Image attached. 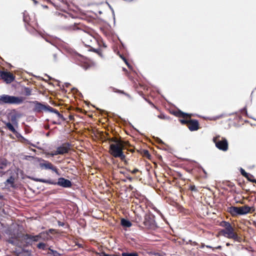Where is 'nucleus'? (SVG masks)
<instances>
[{
	"mask_svg": "<svg viewBox=\"0 0 256 256\" xmlns=\"http://www.w3.org/2000/svg\"><path fill=\"white\" fill-rule=\"evenodd\" d=\"M19 230L20 226L18 225L12 224L5 231L6 234L9 236L8 242L18 247H22L25 245L22 242L23 240H26V244H30L32 241L37 242L40 240L44 234L41 233L36 236H23L18 232Z\"/></svg>",
	"mask_w": 256,
	"mask_h": 256,
	"instance_id": "obj_1",
	"label": "nucleus"
},
{
	"mask_svg": "<svg viewBox=\"0 0 256 256\" xmlns=\"http://www.w3.org/2000/svg\"><path fill=\"white\" fill-rule=\"evenodd\" d=\"M109 141L114 142L116 144H112L110 145V153L114 158H119L120 159L126 162L125 160L126 156L122 152V149L124 148L128 144L127 142L118 140L115 138H110Z\"/></svg>",
	"mask_w": 256,
	"mask_h": 256,
	"instance_id": "obj_2",
	"label": "nucleus"
},
{
	"mask_svg": "<svg viewBox=\"0 0 256 256\" xmlns=\"http://www.w3.org/2000/svg\"><path fill=\"white\" fill-rule=\"evenodd\" d=\"M220 226L224 228L220 230V234H221L228 238H232L234 240L238 239V234L234 232V228L228 222L222 221L220 222Z\"/></svg>",
	"mask_w": 256,
	"mask_h": 256,
	"instance_id": "obj_3",
	"label": "nucleus"
},
{
	"mask_svg": "<svg viewBox=\"0 0 256 256\" xmlns=\"http://www.w3.org/2000/svg\"><path fill=\"white\" fill-rule=\"evenodd\" d=\"M24 98L22 96H16L8 94L0 95V104H20L24 102Z\"/></svg>",
	"mask_w": 256,
	"mask_h": 256,
	"instance_id": "obj_4",
	"label": "nucleus"
},
{
	"mask_svg": "<svg viewBox=\"0 0 256 256\" xmlns=\"http://www.w3.org/2000/svg\"><path fill=\"white\" fill-rule=\"evenodd\" d=\"M69 30H80L82 34V42L86 46L90 47V44L92 42L96 41V38L90 34L86 32V31L82 30L76 24L74 25L69 26L68 28Z\"/></svg>",
	"mask_w": 256,
	"mask_h": 256,
	"instance_id": "obj_5",
	"label": "nucleus"
},
{
	"mask_svg": "<svg viewBox=\"0 0 256 256\" xmlns=\"http://www.w3.org/2000/svg\"><path fill=\"white\" fill-rule=\"evenodd\" d=\"M213 141L220 150L226 152L228 150V142L226 138H222V140H220L218 138H214Z\"/></svg>",
	"mask_w": 256,
	"mask_h": 256,
	"instance_id": "obj_6",
	"label": "nucleus"
},
{
	"mask_svg": "<svg viewBox=\"0 0 256 256\" xmlns=\"http://www.w3.org/2000/svg\"><path fill=\"white\" fill-rule=\"evenodd\" d=\"M71 144L69 142L62 144L60 146L57 148L56 150L54 151L52 156H56L58 154H64L68 153L70 149Z\"/></svg>",
	"mask_w": 256,
	"mask_h": 256,
	"instance_id": "obj_7",
	"label": "nucleus"
},
{
	"mask_svg": "<svg viewBox=\"0 0 256 256\" xmlns=\"http://www.w3.org/2000/svg\"><path fill=\"white\" fill-rule=\"evenodd\" d=\"M33 104H34V108H33V111L36 113H40L43 112H48L50 106L48 104H44L40 102L35 100L34 101Z\"/></svg>",
	"mask_w": 256,
	"mask_h": 256,
	"instance_id": "obj_8",
	"label": "nucleus"
},
{
	"mask_svg": "<svg viewBox=\"0 0 256 256\" xmlns=\"http://www.w3.org/2000/svg\"><path fill=\"white\" fill-rule=\"evenodd\" d=\"M0 76L6 84H10L14 80V76L8 72L0 71Z\"/></svg>",
	"mask_w": 256,
	"mask_h": 256,
	"instance_id": "obj_9",
	"label": "nucleus"
},
{
	"mask_svg": "<svg viewBox=\"0 0 256 256\" xmlns=\"http://www.w3.org/2000/svg\"><path fill=\"white\" fill-rule=\"evenodd\" d=\"M229 212L233 216L243 215L254 212V209H229Z\"/></svg>",
	"mask_w": 256,
	"mask_h": 256,
	"instance_id": "obj_10",
	"label": "nucleus"
},
{
	"mask_svg": "<svg viewBox=\"0 0 256 256\" xmlns=\"http://www.w3.org/2000/svg\"><path fill=\"white\" fill-rule=\"evenodd\" d=\"M42 162L40 163V166L42 169L45 170H51L52 171L58 173L57 168L56 167H54L53 165L50 162L42 160Z\"/></svg>",
	"mask_w": 256,
	"mask_h": 256,
	"instance_id": "obj_11",
	"label": "nucleus"
},
{
	"mask_svg": "<svg viewBox=\"0 0 256 256\" xmlns=\"http://www.w3.org/2000/svg\"><path fill=\"white\" fill-rule=\"evenodd\" d=\"M56 185L62 186L63 188H70L72 186V182L64 178H60L56 182Z\"/></svg>",
	"mask_w": 256,
	"mask_h": 256,
	"instance_id": "obj_12",
	"label": "nucleus"
},
{
	"mask_svg": "<svg viewBox=\"0 0 256 256\" xmlns=\"http://www.w3.org/2000/svg\"><path fill=\"white\" fill-rule=\"evenodd\" d=\"M198 122L196 120H190L188 125V128L191 132L197 130L199 128Z\"/></svg>",
	"mask_w": 256,
	"mask_h": 256,
	"instance_id": "obj_13",
	"label": "nucleus"
},
{
	"mask_svg": "<svg viewBox=\"0 0 256 256\" xmlns=\"http://www.w3.org/2000/svg\"><path fill=\"white\" fill-rule=\"evenodd\" d=\"M240 172L242 175L243 176H244L245 178H246L248 180L256 184V180H255L254 178V177L252 174H251L249 173H247L242 168H240Z\"/></svg>",
	"mask_w": 256,
	"mask_h": 256,
	"instance_id": "obj_14",
	"label": "nucleus"
},
{
	"mask_svg": "<svg viewBox=\"0 0 256 256\" xmlns=\"http://www.w3.org/2000/svg\"><path fill=\"white\" fill-rule=\"evenodd\" d=\"M30 178L31 180H33L35 182H42L43 183H46V184H50L56 185V182L52 180H50V179L46 180V179L30 178Z\"/></svg>",
	"mask_w": 256,
	"mask_h": 256,
	"instance_id": "obj_15",
	"label": "nucleus"
},
{
	"mask_svg": "<svg viewBox=\"0 0 256 256\" xmlns=\"http://www.w3.org/2000/svg\"><path fill=\"white\" fill-rule=\"evenodd\" d=\"M3 122L5 124L7 128L12 132L14 134H18V132L16 130L14 126L10 122Z\"/></svg>",
	"mask_w": 256,
	"mask_h": 256,
	"instance_id": "obj_16",
	"label": "nucleus"
},
{
	"mask_svg": "<svg viewBox=\"0 0 256 256\" xmlns=\"http://www.w3.org/2000/svg\"><path fill=\"white\" fill-rule=\"evenodd\" d=\"M174 114L177 116L182 118H184L186 116H190L188 114L180 110L174 112Z\"/></svg>",
	"mask_w": 256,
	"mask_h": 256,
	"instance_id": "obj_17",
	"label": "nucleus"
},
{
	"mask_svg": "<svg viewBox=\"0 0 256 256\" xmlns=\"http://www.w3.org/2000/svg\"><path fill=\"white\" fill-rule=\"evenodd\" d=\"M121 224L122 226L126 228H129L132 226V224L129 220L124 218L121 220Z\"/></svg>",
	"mask_w": 256,
	"mask_h": 256,
	"instance_id": "obj_18",
	"label": "nucleus"
},
{
	"mask_svg": "<svg viewBox=\"0 0 256 256\" xmlns=\"http://www.w3.org/2000/svg\"><path fill=\"white\" fill-rule=\"evenodd\" d=\"M24 94L26 96H30L32 94V90L28 87L24 86Z\"/></svg>",
	"mask_w": 256,
	"mask_h": 256,
	"instance_id": "obj_19",
	"label": "nucleus"
},
{
	"mask_svg": "<svg viewBox=\"0 0 256 256\" xmlns=\"http://www.w3.org/2000/svg\"><path fill=\"white\" fill-rule=\"evenodd\" d=\"M126 191H132L134 193H136V194H138L137 190L134 188L132 185H130L128 187L126 188Z\"/></svg>",
	"mask_w": 256,
	"mask_h": 256,
	"instance_id": "obj_20",
	"label": "nucleus"
},
{
	"mask_svg": "<svg viewBox=\"0 0 256 256\" xmlns=\"http://www.w3.org/2000/svg\"><path fill=\"white\" fill-rule=\"evenodd\" d=\"M122 256H138V254L136 252H122Z\"/></svg>",
	"mask_w": 256,
	"mask_h": 256,
	"instance_id": "obj_21",
	"label": "nucleus"
},
{
	"mask_svg": "<svg viewBox=\"0 0 256 256\" xmlns=\"http://www.w3.org/2000/svg\"><path fill=\"white\" fill-rule=\"evenodd\" d=\"M145 204H146V208H156L155 207L153 206L152 204L149 201H148L147 200H145Z\"/></svg>",
	"mask_w": 256,
	"mask_h": 256,
	"instance_id": "obj_22",
	"label": "nucleus"
},
{
	"mask_svg": "<svg viewBox=\"0 0 256 256\" xmlns=\"http://www.w3.org/2000/svg\"><path fill=\"white\" fill-rule=\"evenodd\" d=\"M90 51L95 52L97 53L100 56H102V52H101V50L100 49H96V48H92L91 50H90Z\"/></svg>",
	"mask_w": 256,
	"mask_h": 256,
	"instance_id": "obj_23",
	"label": "nucleus"
},
{
	"mask_svg": "<svg viewBox=\"0 0 256 256\" xmlns=\"http://www.w3.org/2000/svg\"><path fill=\"white\" fill-rule=\"evenodd\" d=\"M14 179L13 176H10L8 179L6 180V182L12 184L14 182Z\"/></svg>",
	"mask_w": 256,
	"mask_h": 256,
	"instance_id": "obj_24",
	"label": "nucleus"
},
{
	"mask_svg": "<svg viewBox=\"0 0 256 256\" xmlns=\"http://www.w3.org/2000/svg\"><path fill=\"white\" fill-rule=\"evenodd\" d=\"M48 112H54L56 114L59 113L58 111L57 110L52 108L50 106H49Z\"/></svg>",
	"mask_w": 256,
	"mask_h": 256,
	"instance_id": "obj_25",
	"label": "nucleus"
},
{
	"mask_svg": "<svg viewBox=\"0 0 256 256\" xmlns=\"http://www.w3.org/2000/svg\"><path fill=\"white\" fill-rule=\"evenodd\" d=\"M46 247V244L43 242H40L38 244V248L40 249L44 250Z\"/></svg>",
	"mask_w": 256,
	"mask_h": 256,
	"instance_id": "obj_26",
	"label": "nucleus"
},
{
	"mask_svg": "<svg viewBox=\"0 0 256 256\" xmlns=\"http://www.w3.org/2000/svg\"><path fill=\"white\" fill-rule=\"evenodd\" d=\"M120 56L121 58L124 62L127 65V66L129 68H130V66L129 63L127 61L126 59V58L124 56H122V55H120Z\"/></svg>",
	"mask_w": 256,
	"mask_h": 256,
	"instance_id": "obj_27",
	"label": "nucleus"
},
{
	"mask_svg": "<svg viewBox=\"0 0 256 256\" xmlns=\"http://www.w3.org/2000/svg\"><path fill=\"white\" fill-rule=\"evenodd\" d=\"M190 189L192 192H197L198 191L197 188L196 187V186L194 185L190 186Z\"/></svg>",
	"mask_w": 256,
	"mask_h": 256,
	"instance_id": "obj_28",
	"label": "nucleus"
},
{
	"mask_svg": "<svg viewBox=\"0 0 256 256\" xmlns=\"http://www.w3.org/2000/svg\"><path fill=\"white\" fill-rule=\"evenodd\" d=\"M228 208H253L251 207V206H241V207H237V206H232L229 207Z\"/></svg>",
	"mask_w": 256,
	"mask_h": 256,
	"instance_id": "obj_29",
	"label": "nucleus"
},
{
	"mask_svg": "<svg viewBox=\"0 0 256 256\" xmlns=\"http://www.w3.org/2000/svg\"><path fill=\"white\" fill-rule=\"evenodd\" d=\"M158 117L159 118L164 119V120L168 119V118L164 114H160L158 115Z\"/></svg>",
	"mask_w": 256,
	"mask_h": 256,
	"instance_id": "obj_30",
	"label": "nucleus"
},
{
	"mask_svg": "<svg viewBox=\"0 0 256 256\" xmlns=\"http://www.w3.org/2000/svg\"><path fill=\"white\" fill-rule=\"evenodd\" d=\"M115 92H118V93L124 94L126 96L130 98V96L128 94L125 93L124 91H122V90H116V91H115Z\"/></svg>",
	"mask_w": 256,
	"mask_h": 256,
	"instance_id": "obj_31",
	"label": "nucleus"
},
{
	"mask_svg": "<svg viewBox=\"0 0 256 256\" xmlns=\"http://www.w3.org/2000/svg\"><path fill=\"white\" fill-rule=\"evenodd\" d=\"M11 121L13 122V123H17L16 122V116H14V115H13L11 116Z\"/></svg>",
	"mask_w": 256,
	"mask_h": 256,
	"instance_id": "obj_32",
	"label": "nucleus"
},
{
	"mask_svg": "<svg viewBox=\"0 0 256 256\" xmlns=\"http://www.w3.org/2000/svg\"><path fill=\"white\" fill-rule=\"evenodd\" d=\"M180 122L182 124H188V123H189V120H180Z\"/></svg>",
	"mask_w": 256,
	"mask_h": 256,
	"instance_id": "obj_33",
	"label": "nucleus"
},
{
	"mask_svg": "<svg viewBox=\"0 0 256 256\" xmlns=\"http://www.w3.org/2000/svg\"><path fill=\"white\" fill-rule=\"evenodd\" d=\"M60 118L62 121L65 120V118L64 117V116L60 114V112L56 114Z\"/></svg>",
	"mask_w": 256,
	"mask_h": 256,
	"instance_id": "obj_34",
	"label": "nucleus"
},
{
	"mask_svg": "<svg viewBox=\"0 0 256 256\" xmlns=\"http://www.w3.org/2000/svg\"><path fill=\"white\" fill-rule=\"evenodd\" d=\"M7 163H8V161L6 160H3L1 161V164L4 166H6L7 165Z\"/></svg>",
	"mask_w": 256,
	"mask_h": 256,
	"instance_id": "obj_35",
	"label": "nucleus"
},
{
	"mask_svg": "<svg viewBox=\"0 0 256 256\" xmlns=\"http://www.w3.org/2000/svg\"><path fill=\"white\" fill-rule=\"evenodd\" d=\"M240 110L242 112L244 113L246 115L248 114L247 110L246 107L242 108Z\"/></svg>",
	"mask_w": 256,
	"mask_h": 256,
	"instance_id": "obj_36",
	"label": "nucleus"
},
{
	"mask_svg": "<svg viewBox=\"0 0 256 256\" xmlns=\"http://www.w3.org/2000/svg\"><path fill=\"white\" fill-rule=\"evenodd\" d=\"M106 4H108V7L110 8L112 10V14H114V10L112 8L111 6L108 2H106Z\"/></svg>",
	"mask_w": 256,
	"mask_h": 256,
	"instance_id": "obj_37",
	"label": "nucleus"
},
{
	"mask_svg": "<svg viewBox=\"0 0 256 256\" xmlns=\"http://www.w3.org/2000/svg\"><path fill=\"white\" fill-rule=\"evenodd\" d=\"M53 57H54V60L55 62H56L57 60V56H56V54H53Z\"/></svg>",
	"mask_w": 256,
	"mask_h": 256,
	"instance_id": "obj_38",
	"label": "nucleus"
},
{
	"mask_svg": "<svg viewBox=\"0 0 256 256\" xmlns=\"http://www.w3.org/2000/svg\"><path fill=\"white\" fill-rule=\"evenodd\" d=\"M156 139L157 142H158V143H160H160H162H162H163L162 141L160 138H156Z\"/></svg>",
	"mask_w": 256,
	"mask_h": 256,
	"instance_id": "obj_39",
	"label": "nucleus"
},
{
	"mask_svg": "<svg viewBox=\"0 0 256 256\" xmlns=\"http://www.w3.org/2000/svg\"><path fill=\"white\" fill-rule=\"evenodd\" d=\"M138 171V170L137 168L134 169L132 171V174H136Z\"/></svg>",
	"mask_w": 256,
	"mask_h": 256,
	"instance_id": "obj_40",
	"label": "nucleus"
},
{
	"mask_svg": "<svg viewBox=\"0 0 256 256\" xmlns=\"http://www.w3.org/2000/svg\"><path fill=\"white\" fill-rule=\"evenodd\" d=\"M54 256H58L60 254L56 252H54L52 251Z\"/></svg>",
	"mask_w": 256,
	"mask_h": 256,
	"instance_id": "obj_41",
	"label": "nucleus"
},
{
	"mask_svg": "<svg viewBox=\"0 0 256 256\" xmlns=\"http://www.w3.org/2000/svg\"><path fill=\"white\" fill-rule=\"evenodd\" d=\"M144 154H146V155L150 156V154H149V152H148V150H145L144 151Z\"/></svg>",
	"mask_w": 256,
	"mask_h": 256,
	"instance_id": "obj_42",
	"label": "nucleus"
},
{
	"mask_svg": "<svg viewBox=\"0 0 256 256\" xmlns=\"http://www.w3.org/2000/svg\"><path fill=\"white\" fill-rule=\"evenodd\" d=\"M206 246V248H212L213 251L214 250V248H212V246Z\"/></svg>",
	"mask_w": 256,
	"mask_h": 256,
	"instance_id": "obj_43",
	"label": "nucleus"
},
{
	"mask_svg": "<svg viewBox=\"0 0 256 256\" xmlns=\"http://www.w3.org/2000/svg\"><path fill=\"white\" fill-rule=\"evenodd\" d=\"M52 123H53L54 124H60V122H52Z\"/></svg>",
	"mask_w": 256,
	"mask_h": 256,
	"instance_id": "obj_44",
	"label": "nucleus"
},
{
	"mask_svg": "<svg viewBox=\"0 0 256 256\" xmlns=\"http://www.w3.org/2000/svg\"><path fill=\"white\" fill-rule=\"evenodd\" d=\"M15 135H16V137H18V138L19 136H20V137H22V138H23V137L20 135V134H19V133H18V134H17V135H16V134H15Z\"/></svg>",
	"mask_w": 256,
	"mask_h": 256,
	"instance_id": "obj_45",
	"label": "nucleus"
},
{
	"mask_svg": "<svg viewBox=\"0 0 256 256\" xmlns=\"http://www.w3.org/2000/svg\"><path fill=\"white\" fill-rule=\"evenodd\" d=\"M221 248H222L221 246H216V248H214V249H220Z\"/></svg>",
	"mask_w": 256,
	"mask_h": 256,
	"instance_id": "obj_46",
	"label": "nucleus"
},
{
	"mask_svg": "<svg viewBox=\"0 0 256 256\" xmlns=\"http://www.w3.org/2000/svg\"><path fill=\"white\" fill-rule=\"evenodd\" d=\"M65 85H66V87H68L70 85V84L68 83V82H66V83H65Z\"/></svg>",
	"mask_w": 256,
	"mask_h": 256,
	"instance_id": "obj_47",
	"label": "nucleus"
},
{
	"mask_svg": "<svg viewBox=\"0 0 256 256\" xmlns=\"http://www.w3.org/2000/svg\"><path fill=\"white\" fill-rule=\"evenodd\" d=\"M127 178L130 180V181H132V177H127Z\"/></svg>",
	"mask_w": 256,
	"mask_h": 256,
	"instance_id": "obj_48",
	"label": "nucleus"
},
{
	"mask_svg": "<svg viewBox=\"0 0 256 256\" xmlns=\"http://www.w3.org/2000/svg\"><path fill=\"white\" fill-rule=\"evenodd\" d=\"M204 246H206L204 244H202L201 246H200V248H204Z\"/></svg>",
	"mask_w": 256,
	"mask_h": 256,
	"instance_id": "obj_49",
	"label": "nucleus"
},
{
	"mask_svg": "<svg viewBox=\"0 0 256 256\" xmlns=\"http://www.w3.org/2000/svg\"><path fill=\"white\" fill-rule=\"evenodd\" d=\"M143 206H144L142 204H141L140 205L138 208H144Z\"/></svg>",
	"mask_w": 256,
	"mask_h": 256,
	"instance_id": "obj_50",
	"label": "nucleus"
},
{
	"mask_svg": "<svg viewBox=\"0 0 256 256\" xmlns=\"http://www.w3.org/2000/svg\"><path fill=\"white\" fill-rule=\"evenodd\" d=\"M204 210H206V214H208V212H207L208 209L205 208V209H204Z\"/></svg>",
	"mask_w": 256,
	"mask_h": 256,
	"instance_id": "obj_51",
	"label": "nucleus"
},
{
	"mask_svg": "<svg viewBox=\"0 0 256 256\" xmlns=\"http://www.w3.org/2000/svg\"><path fill=\"white\" fill-rule=\"evenodd\" d=\"M134 0H126V1L129 2H132V1H134Z\"/></svg>",
	"mask_w": 256,
	"mask_h": 256,
	"instance_id": "obj_52",
	"label": "nucleus"
},
{
	"mask_svg": "<svg viewBox=\"0 0 256 256\" xmlns=\"http://www.w3.org/2000/svg\"><path fill=\"white\" fill-rule=\"evenodd\" d=\"M34 2L35 3V4H36L37 3V2L36 0H33Z\"/></svg>",
	"mask_w": 256,
	"mask_h": 256,
	"instance_id": "obj_53",
	"label": "nucleus"
},
{
	"mask_svg": "<svg viewBox=\"0 0 256 256\" xmlns=\"http://www.w3.org/2000/svg\"><path fill=\"white\" fill-rule=\"evenodd\" d=\"M202 170H203V172H204L205 174H206V172L205 171V170H204V168H202Z\"/></svg>",
	"mask_w": 256,
	"mask_h": 256,
	"instance_id": "obj_54",
	"label": "nucleus"
},
{
	"mask_svg": "<svg viewBox=\"0 0 256 256\" xmlns=\"http://www.w3.org/2000/svg\"><path fill=\"white\" fill-rule=\"evenodd\" d=\"M2 196L0 194V200L2 199Z\"/></svg>",
	"mask_w": 256,
	"mask_h": 256,
	"instance_id": "obj_55",
	"label": "nucleus"
},
{
	"mask_svg": "<svg viewBox=\"0 0 256 256\" xmlns=\"http://www.w3.org/2000/svg\"><path fill=\"white\" fill-rule=\"evenodd\" d=\"M46 136H49V133H47L46 134Z\"/></svg>",
	"mask_w": 256,
	"mask_h": 256,
	"instance_id": "obj_56",
	"label": "nucleus"
},
{
	"mask_svg": "<svg viewBox=\"0 0 256 256\" xmlns=\"http://www.w3.org/2000/svg\"><path fill=\"white\" fill-rule=\"evenodd\" d=\"M24 22L26 21V18H24Z\"/></svg>",
	"mask_w": 256,
	"mask_h": 256,
	"instance_id": "obj_57",
	"label": "nucleus"
},
{
	"mask_svg": "<svg viewBox=\"0 0 256 256\" xmlns=\"http://www.w3.org/2000/svg\"><path fill=\"white\" fill-rule=\"evenodd\" d=\"M0 168L2 169L3 167L2 166H0Z\"/></svg>",
	"mask_w": 256,
	"mask_h": 256,
	"instance_id": "obj_58",
	"label": "nucleus"
},
{
	"mask_svg": "<svg viewBox=\"0 0 256 256\" xmlns=\"http://www.w3.org/2000/svg\"><path fill=\"white\" fill-rule=\"evenodd\" d=\"M229 245H230V244L228 243L226 244V246H229Z\"/></svg>",
	"mask_w": 256,
	"mask_h": 256,
	"instance_id": "obj_59",
	"label": "nucleus"
},
{
	"mask_svg": "<svg viewBox=\"0 0 256 256\" xmlns=\"http://www.w3.org/2000/svg\"><path fill=\"white\" fill-rule=\"evenodd\" d=\"M124 180V182H126V180Z\"/></svg>",
	"mask_w": 256,
	"mask_h": 256,
	"instance_id": "obj_60",
	"label": "nucleus"
}]
</instances>
